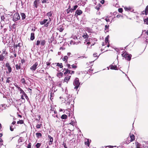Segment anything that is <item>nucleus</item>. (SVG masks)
Returning a JSON list of instances; mask_svg holds the SVG:
<instances>
[{"instance_id": "nucleus-37", "label": "nucleus", "mask_w": 148, "mask_h": 148, "mask_svg": "<svg viewBox=\"0 0 148 148\" xmlns=\"http://www.w3.org/2000/svg\"><path fill=\"white\" fill-rule=\"evenodd\" d=\"M78 6L77 5H75L74 6L73 8H72V10H76V8H77Z\"/></svg>"}, {"instance_id": "nucleus-54", "label": "nucleus", "mask_w": 148, "mask_h": 148, "mask_svg": "<svg viewBox=\"0 0 148 148\" xmlns=\"http://www.w3.org/2000/svg\"><path fill=\"white\" fill-rule=\"evenodd\" d=\"M72 67L74 69H75L77 68V66L74 65V64L72 65Z\"/></svg>"}, {"instance_id": "nucleus-18", "label": "nucleus", "mask_w": 148, "mask_h": 148, "mask_svg": "<svg viewBox=\"0 0 148 148\" xmlns=\"http://www.w3.org/2000/svg\"><path fill=\"white\" fill-rule=\"evenodd\" d=\"M53 14V12L52 11H50L49 12H48L47 13V16H49L50 18V17H51L52 16V15Z\"/></svg>"}, {"instance_id": "nucleus-57", "label": "nucleus", "mask_w": 148, "mask_h": 148, "mask_svg": "<svg viewBox=\"0 0 148 148\" xmlns=\"http://www.w3.org/2000/svg\"><path fill=\"white\" fill-rule=\"evenodd\" d=\"M12 126H10V129L11 131H13L14 130H13V128H12Z\"/></svg>"}, {"instance_id": "nucleus-52", "label": "nucleus", "mask_w": 148, "mask_h": 148, "mask_svg": "<svg viewBox=\"0 0 148 148\" xmlns=\"http://www.w3.org/2000/svg\"><path fill=\"white\" fill-rule=\"evenodd\" d=\"M42 2L43 3H46L47 0H41Z\"/></svg>"}, {"instance_id": "nucleus-61", "label": "nucleus", "mask_w": 148, "mask_h": 148, "mask_svg": "<svg viewBox=\"0 0 148 148\" xmlns=\"http://www.w3.org/2000/svg\"><path fill=\"white\" fill-rule=\"evenodd\" d=\"M15 86L17 88H18V89L19 90H20V89H21V88H20V87H19L18 86V85H16V86Z\"/></svg>"}, {"instance_id": "nucleus-15", "label": "nucleus", "mask_w": 148, "mask_h": 148, "mask_svg": "<svg viewBox=\"0 0 148 148\" xmlns=\"http://www.w3.org/2000/svg\"><path fill=\"white\" fill-rule=\"evenodd\" d=\"M7 53H8L5 50H2V53L1 55H3L5 57Z\"/></svg>"}, {"instance_id": "nucleus-32", "label": "nucleus", "mask_w": 148, "mask_h": 148, "mask_svg": "<svg viewBox=\"0 0 148 148\" xmlns=\"http://www.w3.org/2000/svg\"><path fill=\"white\" fill-rule=\"evenodd\" d=\"M5 57L2 55H0V61H2L4 59Z\"/></svg>"}, {"instance_id": "nucleus-8", "label": "nucleus", "mask_w": 148, "mask_h": 148, "mask_svg": "<svg viewBox=\"0 0 148 148\" xmlns=\"http://www.w3.org/2000/svg\"><path fill=\"white\" fill-rule=\"evenodd\" d=\"M71 77V76L68 75L67 76L65 77L64 78V82H66L67 83V82L70 79V78Z\"/></svg>"}, {"instance_id": "nucleus-5", "label": "nucleus", "mask_w": 148, "mask_h": 148, "mask_svg": "<svg viewBox=\"0 0 148 148\" xmlns=\"http://www.w3.org/2000/svg\"><path fill=\"white\" fill-rule=\"evenodd\" d=\"M38 65V63L37 62H36L31 67L30 69L32 71H35L36 70L37 67Z\"/></svg>"}, {"instance_id": "nucleus-38", "label": "nucleus", "mask_w": 148, "mask_h": 148, "mask_svg": "<svg viewBox=\"0 0 148 148\" xmlns=\"http://www.w3.org/2000/svg\"><path fill=\"white\" fill-rule=\"evenodd\" d=\"M40 145L41 144L40 143H37L36 145V148H39L40 146Z\"/></svg>"}, {"instance_id": "nucleus-39", "label": "nucleus", "mask_w": 148, "mask_h": 148, "mask_svg": "<svg viewBox=\"0 0 148 148\" xmlns=\"http://www.w3.org/2000/svg\"><path fill=\"white\" fill-rule=\"evenodd\" d=\"M18 124H22L23 123V121L22 120H20L17 122Z\"/></svg>"}, {"instance_id": "nucleus-45", "label": "nucleus", "mask_w": 148, "mask_h": 148, "mask_svg": "<svg viewBox=\"0 0 148 148\" xmlns=\"http://www.w3.org/2000/svg\"><path fill=\"white\" fill-rule=\"evenodd\" d=\"M118 11L119 12L122 13L123 11V10L122 8H119Z\"/></svg>"}, {"instance_id": "nucleus-14", "label": "nucleus", "mask_w": 148, "mask_h": 148, "mask_svg": "<svg viewBox=\"0 0 148 148\" xmlns=\"http://www.w3.org/2000/svg\"><path fill=\"white\" fill-rule=\"evenodd\" d=\"M35 38L34 37V33H32L31 34L30 40H33Z\"/></svg>"}, {"instance_id": "nucleus-6", "label": "nucleus", "mask_w": 148, "mask_h": 148, "mask_svg": "<svg viewBox=\"0 0 148 148\" xmlns=\"http://www.w3.org/2000/svg\"><path fill=\"white\" fill-rule=\"evenodd\" d=\"M130 141L129 142V141H128L127 142V141H126L125 143H126L127 144H128V143L133 141L134 140L135 136H134L133 134H130Z\"/></svg>"}, {"instance_id": "nucleus-47", "label": "nucleus", "mask_w": 148, "mask_h": 148, "mask_svg": "<svg viewBox=\"0 0 148 148\" xmlns=\"http://www.w3.org/2000/svg\"><path fill=\"white\" fill-rule=\"evenodd\" d=\"M108 17H106V18L105 19V20L107 22H110V21L109 19H108Z\"/></svg>"}, {"instance_id": "nucleus-58", "label": "nucleus", "mask_w": 148, "mask_h": 148, "mask_svg": "<svg viewBox=\"0 0 148 148\" xmlns=\"http://www.w3.org/2000/svg\"><path fill=\"white\" fill-rule=\"evenodd\" d=\"M105 2V1L104 0H101L100 1V3H101V4H103Z\"/></svg>"}, {"instance_id": "nucleus-34", "label": "nucleus", "mask_w": 148, "mask_h": 148, "mask_svg": "<svg viewBox=\"0 0 148 148\" xmlns=\"http://www.w3.org/2000/svg\"><path fill=\"white\" fill-rule=\"evenodd\" d=\"M11 79V77H7V80H6V83H10V79Z\"/></svg>"}, {"instance_id": "nucleus-44", "label": "nucleus", "mask_w": 148, "mask_h": 148, "mask_svg": "<svg viewBox=\"0 0 148 148\" xmlns=\"http://www.w3.org/2000/svg\"><path fill=\"white\" fill-rule=\"evenodd\" d=\"M41 124H38L36 125V127L37 128L39 129L40 128L41 125Z\"/></svg>"}, {"instance_id": "nucleus-56", "label": "nucleus", "mask_w": 148, "mask_h": 148, "mask_svg": "<svg viewBox=\"0 0 148 148\" xmlns=\"http://www.w3.org/2000/svg\"><path fill=\"white\" fill-rule=\"evenodd\" d=\"M67 66L68 68L69 69H71V65L69 64H67Z\"/></svg>"}, {"instance_id": "nucleus-13", "label": "nucleus", "mask_w": 148, "mask_h": 148, "mask_svg": "<svg viewBox=\"0 0 148 148\" xmlns=\"http://www.w3.org/2000/svg\"><path fill=\"white\" fill-rule=\"evenodd\" d=\"M16 69L17 70H18L21 69V63L16 64L15 65Z\"/></svg>"}, {"instance_id": "nucleus-11", "label": "nucleus", "mask_w": 148, "mask_h": 148, "mask_svg": "<svg viewBox=\"0 0 148 148\" xmlns=\"http://www.w3.org/2000/svg\"><path fill=\"white\" fill-rule=\"evenodd\" d=\"M82 13V10H77L75 12V13L77 14L78 15H80Z\"/></svg>"}, {"instance_id": "nucleus-26", "label": "nucleus", "mask_w": 148, "mask_h": 148, "mask_svg": "<svg viewBox=\"0 0 148 148\" xmlns=\"http://www.w3.org/2000/svg\"><path fill=\"white\" fill-rule=\"evenodd\" d=\"M69 124H70L71 125H73V126H74L76 124V122L74 121V120H72L71 122H70V123H69Z\"/></svg>"}, {"instance_id": "nucleus-20", "label": "nucleus", "mask_w": 148, "mask_h": 148, "mask_svg": "<svg viewBox=\"0 0 148 148\" xmlns=\"http://www.w3.org/2000/svg\"><path fill=\"white\" fill-rule=\"evenodd\" d=\"M85 144L86 145H87L89 147V146L90 142L88 139H87V141L85 142Z\"/></svg>"}, {"instance_id": "nucleus-46", "label": "nucleus", "mask_w": 148, "mask_h": 148, "mask_svg": "<svg viewBox=\"0 0 148 148\" xmlns=\"http://www.w3.org/2000/svg\"><path fill=\"white\" fill-rule=\"evenodd\" d=\"M27 148H31V143H29L28 144V145L27 146Z\"/></svg>"}, {"instance_id": "nucleus-30", "label": "nucleus", "mask_w": 148, "mask_h": 148, "mask_svg": "<svg viewBox=\"0 0 148 148\" xmlns=\"http://www.w3.org/2000/svg\"><path fill=\"white\" fill-rule=\"evenodd\" d=\"M40 44L42 46H44L45 43V41L44 40H42L40 42Z\"/></svg>"}, {"instance_id": "nucleus-2", "label": "nucleus", "mask_w": 148, "mask_h": 148, "mask_svg": "<svg viewBox=\"0 0 148 148\" xmlns=\"http://www.w3.org/2000/svg\"><path fill=\"white\" fill-rule=\"evenodd\" d=\"M51 18H49V21L47 22V21H48V20L45 19L43 21H40V23L41 25H43L45 24L44 26L47 27L49 26V24L51 22Z\"/></svg>"}, {"instance_id": "nucleus-49", "label": "nucleus", "mask_w": 148, "mask_h": 148, "mask_svg": "<svg viewBox=\"0 0 148 148\" xmlns=\"http://www.w3.org/2000/svg\"><path fill=\"white\" fill-rule=\"evenodd\" d=\"M67 69H66L65 68L64 69V70H65V72L64 73V75H66L67 73H68Z\"/></svg>"}, {"instance_id": "nucleus-27", "label": "nucleus", "mask_w": 148, "mask_h": 148, "mask_svg": "<svg viewBox=\"0 0 148 148\" xmlns=\"http://www.w3.org/2000/svg\"><path fill=\"white\" fill-rule=\"evenodd\" d=\"M23 138L22 137H20L18 140V143H20L23 142Z\"/></svg>"}, {"instance_id": "nucleus-22", "label": "nucleus", "mask_w": 148, "mask_h": 148, "mask_svg": "<svg viewBox=\"0 0 148 148\" xmlns=\"http://www.w3.org/2000/svg\"><path fill=\"white\" fill-rule=\"evenodd\" d=\"M33 6H34L36 8H37V7H38L37 2V1L36 0H35L34 1Z\"/></svg>"}, {"instance_id": "nucleus-41", "label": "nucleus", "mask_w": 148, "mask_h": 148, "mask_svg": "<svg viewBox=\"0 0 148 148\" xmlns=\"http://www.w3.org/2000/svg\"><path fill=\"white\" fill-rule=\"evenodd\" d=\"M136 148H140L139 143H138L137 142L136 143Z\"/></svg>"}, {"instance_id": "nucleus-19", "label": "nucleus", "mask_w": 148, "mask_h": 148, "mask_svg": "<svg viewBox=\"0 0 148 148\" xmlns=\"http://www.w3.org/2000/svg\"><path fill=\"white\" fill-rule=\"evenodd\" d=\"M63 75V73L62 72H60L59 73H58L57 74V76L58 77L60 78V77H62Z\"/></svg>"}, {"instance_id": "nucleus-10", "label": "nucleus", "mask_w": 148, "mask_h": 148, "mask_svg": "<svg viewBox=\"0 0 148 148\" xmlns=\"http://www.w3.org/2000/svg\"><path fill=\"white\" fill-rule=\"evenodd\" d=\"M48 138L49 139L50 141L49 142V144L51 145L52 144L53 141V139L50 135H48Z\"/></svg>"}, {"instance_id": "nucleus-55", "label": "nucleus", "mask_w": 148, "mask_h": 148, "mask_svg": "<svg viewBox=\"0 0 148 148\" xmlns=\"http://www.w3.org/2000/svg\"><path fill=\"white\" fill-rule=\"evenodd\" d=\"M109 26L108 25H106L105 26V29H107L108 28Z\"/></svg>"}, {"instance_id": "nucleus-48", "label": "nucleus", "mask_w": 148, "mask_h": 148, "mask_svg": "<svg viewBox=\"0 0 148 148\" xmlns=\"http://www.w3.org/2000/svg\"><path fill=\"white\" fill-rule=\"evenodd\" d=\"M146 143L145 142H144L143 143V147H147V146L146 145Z\"/></svg>"}, {"instance_id": "nucleus-51", "label": "nucleus", "mask_w": 148, "mask_h": 148, "mask_svg": "<svg viewBox=\"0 0 148 148\" xmlns=\"http://www.w3.org/2000/svg\"><path fill=\"white\" fill-rule=\"evenodd\" d=\"M10 66L9 63L7 62L5 64V66L7 67Z\"/></svg>"}, {"instance_id": "nucleus-21", "label": "nucleus", "mask_w": 148, "mask_h": 148, "mask_svg": "<svg viewBox=\"0 0 148 148\" xmlns=\"http://www.w3.org/2000/svg\"><path fill=\"white\" fill-rule=\"evenodd\" d=\"M21 17H22V19L23 20L24 19H25L26 17V16L25 14L24 13H21Z\"/></svg>"}, {"instance_id": "nucleus-16", "label": "nucleus", "mask_w": 148, "mask_h": 148, "mask_svg": "<svg viewBox=\"0 0 148 148\" xmlns=\"http://www.w3.org/2000/svg\"><path fill=\"white\" fill-rule=\"evenodd\" d=\"M55 64L56 65V66H59V67L60 68H62L63 67V66L62 65V64L61 63H55Z\"/></svg>"}, {"instance_id": "nucleus-50", "label": "nucleus", "mask_w": 148, "mask_h": 148, "mask_svg": "<svg viewBox=\"0 0 148 148\" xmlns=\"http://www.w3.org/2000/svg\"><path fill=\"white\" fill-rule=\"evenodd\" d=\"M1 19L2 20L4 21V19H5V18L3 16H1Z\"/></svg>"}, {"instance_id": "nucleus-63", "label": "nucleus", "mask_w": 148, "mask_h": 148, "mask_svg": "<svg viewBox=\"0 0 148 148\" xmlns=\"http://www.w3.org/2000/svg\"><path fill=\"white\" fill-rule=\"evenodd\" d=\"M28 90L29 91V92H30V93H32V90L30 89V88H29L28 89Z\"/></svg>"}, {"instance_id": "nucleus-3", "label": "nucleus", "mask_w": 148, "mask_h": 148, "mask_svg": "<svg viewBox=\"0 0 148 148\" xmlns=\"http://www.w3.org/2000/svg\"><path fill=\"white\" fill-rule=\"evenodd\" d=\"M73 84L74 86H75L74 88L77 89L79 87L80 84V83L79 82V79L78 78L76 77L75 78V79L73 82Z\"/></svg>"}, {"instance_id": "nucleus-64", "label": "nucleus", "mask_w": 148, "mask_h": 148, "mask_svg": "<svg viewBox=\"0 0 148 148\" xmlns=\"http://www.w3.org/2000/svg\"><path fill=\"white\" fill-rule=\"evenodd\" d=\"M63 145H64V147H65V148H67V146L66 145L65 143L63 144Z\"/></svg>"}, {"instance_id": "nucleus-43", "label": "nucleus", "mask_w": 148, "mask_h": 148, "mask_svg": "<svg viewBox=\"0 0 148 148\" xmlns=\"http://www.w3.org/2000/svg\"><path fill=\"white\" fill-rule=\"evenodd\" d=\"M40 41L39 40H38L37 41L36 45L37 46L39 45H40Z\"/></svg>"}, {"instance_id": "nucleus-60", "label": "nucleus", "mask_w": 148, "mask_h": 148, "mask_svg": "<svg viewBox=\"0 0 148 148\" xmlns=\"http://www.w3.org/2000/svg\"><path fill=\"white\" fill-rule=\"evenodd\" d=\"M13 54L14 55V57H16V53L15 52H13Z\"/></svg>"}, {"instance_id": "nucleus-24", "label": "nucleus", "mask_w": 148, "mask_h": 148, "mask_svg": "<svg viewBox=\"0 0 148 148\" xmlns=\"http://www.w3.org/2000/svg\"><path fill=\"white\" fill-rule=\"evenodd\" d=\"M67 116L65 114L62 115L61 117V118L62 119H66L67 118Z\"/></svg>"}, {"instance_id": "nucleus-42", "label": "nucleus", "mask_w": 148, "mask_h": 148, "mask_svg": "<svg viewBox=\"0 0 148 148\" xmlns=\"http://www.w3.org/2000/svg\"><path fill=\"white\" fill-rule=\"evenodd\" d=\"M19 90L20 91V93L21 94H23L25 92L21 88Z\"/></svg>"}, {"instance_id": "nucleus-12", "label": "nucleus", "mask_w": 148, "mask_h": 148, "mask_svg": "<svg viewBox=\"0 0 148 148\" xmlns=\"http://www.w3.org/2000/svg\"><path fill=\"white\" fill-rule=\"evenodd\" d=\"M110 69H111L117 70V66L115 65H111L110 66Z\"/></svg>"}, {"instance_id": "nucleus-4", "label": "nucleus", "mask_w": 148, "mask_h": 148, "mask_svg": "<svg viewBox=\"0 0 148 148\" xmlns=\"http://www.w3.org/2000/svg\"><path fill=\"white\" fill-rule=\"evenodd\" d=\"M20 17L19 14L17 12L15 13L13 16V20L14 21H16L20 19Z\"/></svg>"}, {"instance_id": "nucleus-36", "label": "nucleus", "mask_w": 148, "mask_h": 148, "mask_svg": "<svg viewBox=\"0 0 148 148\" xmlns=\"http://www.w3.org/2000/svg\"><path fill=\"white\" fill-rule=\"evenodd\" d=\"M125 52H126L125 51L124 53H123L122 54V56L124 58H126V56H127V55H126L127 53H125Z\"/></svg>"}, {"instance_id": "nucleus-59", "label": "nucleus", "mask_w": 148, "mask_h": 148, "mask_svg": "<svg viewBox=\"0 0 148 148\" xmlns=\"http://www.w3.org/2000/svg\"><path fill=\"white\" fill-rule=\"evenodd\" d=\"M71 53H67V56L69 57Z\"/></svg>"}, {"instance_id": "nucleus-40", "label": "nucleus", "mask_w": 148, "mask_h": 148, "mask_svg": "<svg viewBox=\"0 0 148 148\" xmlns=\"http://www.w3.org/2000/svg\"><path fill=\"white\" fill-rule=\"evenodd\" d=\"M144 21L145 23H146V24H148V18H147L146 19H145L144 20Z\"/></svg>"}, {"instance_id": "nucleus-25", "label": "nucleus", "mask_w": 148, "mask_h": 148, "mask_svg": "<svg viewBox=\"0 0 148 148\" xmlns=\"http://www.w3.org/2000/svg\"><path fill=\"white\" fill-rule=\"evenodd\" d=\"M148 11V5L147 6L145 9V10L143 11V12H145V14L147 15L148 13L147 12Z\"/></svg>"}, {"instance_id": "nucleus-28", "label": "nucleus", "mask_w": 148, "mask_h": 148, "mask_svg": "<svg viewBox=\"0 0 148 148\" xmlns=\"http://www.w3.org/2000/svg\"><path fill=\"white\" fill-rule=\"evenodd\" d=\"M21 83L23 84H26L24 78H23L21 79Z\"/></svg>"}, {"instance_id": "nucleus-23", "label": "nucleus", "mask_w": 148, "mask_h": 148, "mask_svg": "<svg viewBox=\"0 0 148 148\" xmlns=\"http://www.w3.org/2000/svg\"><path fill=\"white\" fill-rule=\"evenodd\" d=\"M64 29L63 26L61 25L60 26L58 30H59L60 32H62L63 30Z\"/></svg>"}, {"instance_id": "nucleus-53", "label": "nucleus", "mask_w": 148, "mask_h": 148, "mask_svg": "<svg viewBox=\"0 0 148 148\" xmlns=\"http://www.w3.org/2000/svg\"><path fill=\"white\" fill-rule=\"evenodd\" d=\"M93 56L94 57H97V58H98V57H97V54L96 53H94L93 54Z\"/></svg>"}, {"instance_id": "nucleus-31", "label": "nucleus", "mask_w": 148, "mask_h": 148, "mask_svg": "<svg viewBox=\"0 0 148 148\" xmlns=\"http://www.w3.org/2000/svg\"><path fill=\"white\" fill-rule=\"evenodd\" d=\"M7 68L8 70L9 73H11L12 71V68H11L10 66H9L7 67Z\"/></svg>"}, {"instance_id": "nucleus-35", "label": "nucleus", "mask_w": 148, "mask_h": 148, "mask_svg": "<svg viewBox=\"0 0 148 148\" xmlns=\"http://www.w3.org/2000/svg\"><path fill=\"white\" fill-rule=\"evenodd\" d=\"M109 35L108 36L105 38V42L106 43H107L108 42V37Z\"/></svg>"}, {"instance_id": "nucleus-62", "label": "nucleus", "mask_w": 148, "mask_h": 148, "mask_svg": "<svg viewBox=\"0 0 148 148\" xmlns=\"http://www.w3.org/2000/svg\"><path fill=\"white\" fill-rule=\"evenodd\" d=\"M21 99L24 100V96L23 94L21 95Z\"/></svg>"}, {"instance_id": "nucleus-33", "label": "nucleus", "mask_w": 148, "mask_h": 148, "mask_svg": "<svg viewBox=\"0 0 148 148\" xmlns=\"http://www.w3.org/2000/svg\"><path fill=\"white\" fill-rule=\"evenodd\" d=\"M36 136L38 138H39L40 137H41L42 136V134L40 133H36Z\"/></svg>"}, {"instance_id": "nucleus-1", "label": "nucleus", "mask_w": 148, "mask_h": 148, "mask_svg": "<svg viewBox=\"0 0 148 148\" xmlns=\"http://www.w3.org/2000/svg\"><path fill=\"white\" fill-rule=\"evenodd\" d=\"M74 103V101H73V99H68L66 102V105L68 109H70V108L73 107Z\"/></svg>"}, {"instance_id": "nucleus-9", "label": "nucleus", "mask_w": 148, "mask_h": 148, "mask_svg": "<svg viewBox=\"0 0 148 148\" xmlns=\"http://www.w3.org/2000/svg\"><path fill=\"white\" fill-rule=\"evenodd\" d=\"M68 58V57L67 56H64V57L62 58L63 61L65 62L66 63H68L67 59Z\"/></svg>"}, {"instance_id": "nucleus-17", "label": "nucleus", "mask_w": 148, "mask_h": 148, "mask_svg": "<svg viewBox=\"0 0 148 148\" xmlns=\"http://www.w3.org/2000/svg\"><path fill=\"white\" fill-rule=\"evenodd\" d=\"M131 56L132 55L131 54L127 55L126 56V60H130L131 59Z\"/></svg>"}, {"instance_id": "nucleus-29", "label": "nucleus", "mask_w": 148, "mask_h": 148, "mask_svg": "<svg viewBox=\"0 0 148 148\" xmlns=\"http://www.w3.org/2000/svg\"><path fill=\"white\" fill-rule=\"evenodd\" d=\"M82 36L84 38H88V35L86 33L84 34Z\"/></svg>"}, {"instance_id": "nucleus-7", "label": "nucleus", "mask_w": 148, "mask_h": 148, "mask_svg": "<svg viewBox=\"0 0 148 148\" xmlns=\"http://www.w3.org/2000/svg\"><path fill=\"white\" fill-rule=\"evenodd\" d=\"M124 9L126 11H127L128 12L130 11L131 12H133L134 11V10L133 9V8L131 7H124Z\"/></svg>"}]
</instances>
